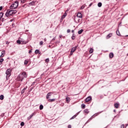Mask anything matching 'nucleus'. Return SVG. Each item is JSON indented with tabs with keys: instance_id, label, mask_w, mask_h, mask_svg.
Returning a JSON list of instances; mask_svg holds the SVG:
<instances>
[{
	"instance_id": "1",
	"label": "nucleus",
	"mask_w": 128,
	"mask_h": 128,
	"mask_svg": "<svg viewBox=\"0 0 128 128\" xmlns=\"http://www.w3.org/2000/svg\"><path fill=\"white\" fill-rule=\"evenodd\" d=\"M28 77V75L26 74V72H23L21 74H20L18 76V80L19 82H22L24 78H26Z\"/></svg>"
},
{
	"instance_id": "2",
	"label": "nucleus",
	"mask_w": 128,
	"mask_h": 128,
	"mask_svg": "<svg viewBox=\"0 0 128 128\" xmlns=\"http://www.w3.org/2000/svg\"><path fill=\"white\" fill-rule=\"evenodd\" d=\"M16 14V10H8L5 14L6 16H12V14Z\"/></svg>"
},
{
	"instance_id": "3",
	"label": "nucleus",
	"mask_w": 128,
	"mask_h": 128,
	"mask_svg": "<svg viewBox=\"0 0 128 128\" xmlns=\"http://www.w3.org/2000/svg\"><path fill=\"white\" fill-rule=\"evenodd\" d=\"M18 6V2L15 1L10 7V10H16Z\"/></svg>"
},
{
	"instance_id": "4",
	"label": "nucleus",
	"mask_w": 128,
	"mask_h": 128,
	"mask_svg": "<svg viewBox=\"0 0 128 128\" xmlns=\"http://www.w3.org/2000/svg\"><path fill=\"white\" fill-rule=\"evenodd\" d=\"M12 70H10V68H8L6 70V78H10V76H12Z\"/></svg>"
},
{
	"instance_id": "5",
	"label": "nucleus",
	"mask_w": 128,
	"mask_h": 128,
	"mask_svg": "<svg viewBox=\"0 0 128 128\" xmlns=\"http://www.w3.org/2000/svg\"><path fill=\"white\" fill-rule=\"evenodd\" d=\"M1 55L0 56V58H4V56H6V51L5 50H2L1 52Z\"/></svg>"
},
{
	"instance_id": "6",
	"label": "nucleus",
	"mask_w": 128,
	"mask_h": 128,
	"mask_svg": "<svg viewBox=\"0 0 128 128\" xmlns=\"http://www.w3.org/2000/svg\"><path fill=\"white\" fill-rule=\"evenodd\" d=\"M90 100H92V97L90 96H88L85 99V102H90Z\"/></svg>"
},
{
	"instance_id": "7",
	"label": "nucleus",
	"mask_w": 128,
	"mask_h": 128,
	"mask_svg": "<svg viewBox=\"0 0 128 128\" xmlns=\"http://www.w3.org/2000/svg\"><path fill=\"white\" fill-rule=\"evenodd\" d=\"M52 92H48V93L46 96V98L47 100H48V98H50V96H52Z\"/></svg>"
},
{
	"instance_id": "8",
	"label": "nucleus",
	"mask_w": 128,
	"mask_h": 128,
	"mask_svg": "<svg viewBox=\"0 0 128 128\" xmlns=\"http://www.w3.org/2000/svg\"><path fill=\"white\" fill-rule=\"evenodd\" d=\"M76 48H78V46H76L75 47L72 48L71 49V52H76Z\"/></svg>"
},
{
	"instance_id": "9",
	"label": "nucleus",
	"mask_w": 128,
	"mask_h": 128,
	"mask_svg": "<svg viewBox=\"0 0 128 128\" xmlns=\"http://www.w3.org/2000/svg\"><path fill=\"white\" fill-rule=\"evenodd\" d=\"M78 18H82V14L80 12H78L77 14Z\"/></svg>"
},
{
	"instance_id": "10",
	"label": "nucleus",
	"mask_w": 128,
	"mask_h": 128,
	"mask_svg": "<svg viewBox=\"0 0 128 128\" xmlns=\"http://www.w3.org/2000/svg\"><path fill=\"white\" fill-rule=\"evenodd\" d=\"M78 114L79 112L76 114L75 115H74V116H72L70 120H74V118H76V116H78Z\"/></svg>"
},
{
	"instance_id": "11",
	"label": "nucleus",
	"mask_w": 128,
	"mask_h": 128,
	"mask_svg": "<svg viewBox=\"0 0 128 128\" xmlns=\"http://www.w3.org/2000/svg\"><path fill=\"white\" fill-rule=\"evenodd\" d=\"M34 114H36V113L34 112V113H32L31 115H30V116L28 118V120H30V118H32V116H34Z\"/></svg>"
},
{
	"instance_id": "12",
	"label": "nucleus",
	"mask_w": 128,
	"mask_h": 128,
	"mask_svg": "<svg viewBox=\"0 0 128 128\" xmlns=\"http://www.w3.org/2000/svg\"><path fill=\"white\" fill-rule=\"evenodd\" d=\"M56 101V98H52V99H48V102H53Z\"/></svg>"
},
{
	"instance_id": "13",
	"label": "nucleus",
	"mask_w": 128,
	"mask_h": 128,
	"mask_svg": "<svg viewBox=\"0 0 128 128\" xmlns=\"http://www.w3.org/2000/svg\"><path fill=\"white\" fill-rule=\"evenodd\" d=\"M112 34H109L106 37V38L108 40V38H112Z\"/></svg>"
},
{
	"instance_id": "14",
	"label": "nucleus",
	"mask_w": 128,
	"mask_h": 128,
	"mask_svg": "<svg viewBox=\"0 0 128 128\" xmlns=\"http://www.w3.org/2000/svg\"><path fill=\"white\" fill-rule=\"evenodd\" d=\"M109 57L110 58H114V53L110 52L109 54Z\"/></svg>"
},
{
	"instance_id": "15",
	"label": "nucleus",
	"mask_w": 128,
	"mask_h": 128,
	"mask_svg": "<svg viewBox=\"0 0 128 128\" xmlns=\"http://www.w3.org/2000/svg\"><path fill=\"white\" fill-rule=\"evenodd\" d=\"M34 53H35L36 54H40V50H35Z\"/></svg>"
},
{
	"instance_id": "16",
	"label": "nucleus",
	"mask_w": 128,
	"mask_h": 128,
	"mask_svg": "<svg viewBox=\"0 0 128 128\" xmlns=\"http://www.w3.org/2000/svg\"><path fill=\"white\" fill-rule=\"evenodd\" d=\"M114 106L116 108H118V106H120V104H118V103H116L114 104Z\"/></svg>"
},
{
	"instance_id": "17",
	"label": "nucleus",
	"mask_w": 128,
	"mask_h": 128,
	"mask_svg": "<svg viewBox=\"0 0 128 128\" xmlns=\"http://www.w3.org/2000/svg\"><path fill=\"white\" fill-rule=\"evenodd\" d=\"M26 88H24L23 90L21 92V94H24V92H26Z\"/></svg>"
},
{
	"instance_id": "18",
	"label": "nucleus",
	"mask_w": 128,
	"mask_h": 128,
	"mask_svg": "<svg viewBox=\"0 0 128 128\" xmlns=\"http://www.w3.org/2000/svg\"><path fill=\"white\" fill-rule=\"evenodd\" d=\"M4 98V95L2 94L0 96V100H3Z\"/></svg>"
},
{
	"instance_id": "19",
	"label": "nucleus",
	"mask_w": 128,
	"mask_h": 128,
	"mask_svg": "<svg viewBox=\"0 0 128 128\" xmlns=\"http://www.w3.org/2000/svg\"><path fill=\"white\" fill-rule=\"evenodd\" d=\"M66 12H65L62 17V20H64V18H66Z\"/></svg>"
},
{
	"instance_id": "20",
	"label": "nucleus",
	"mask_w": 128,
	"mask_h": 128,
	"mask_svg": "<svg viewBox=\"0 0 128 128\" xmlns=\"http://www.w3.org/2000/svg\"><path fill=\"white\" fill-rule=\"evenodd\" d=\"M82 32H84V30H82V29L80 30H79L78 32V34H82Z\"/></svg>"
},
{
	"instance_id": "21",
	"label": "nucleus",
	"mask_w": 128,
	"mask_h": 128,
	"mask_svg": "<svg viewBox=\"0 0 128 128\" xmlns=\"http://www.w3.org/2000/svg\"><path fill=\"white\" fill-rule=\"evenodd\" d=\"M89 52L90 54H92V52H94V48H90Z\"/></svg>"
},
{
	"instance_id": "22",
	"label": "nucleus",
	"mask_w": 128,
	"mask_h": 128,
	"mask_svg": "<svg viewBox=\"0 0 128 128\" xmlns=\"http://www.w3.org/2000/svg\"><path fill=\"white\" fill-rule=\"evenodd\" d=\"M70 98H68V97L66 98V100L68 104V102H70Z\"/></svg>"
},
{
	"instance_id": "23",
	"label": "nucleus",
	"mask_w": 128,
	"mask_h": 128,
	"mask_svg": "<svg viewBox=\"0 0 128 128\" xmlns=\"http://www.w3.org/2000/svg\"><path fill=\"white\" fill-rule=\"evenodd\" d=\"M81 108H83V109H84V108H86V104H82V105H81Z\"/></svg>"
},
{
	"instance_id": "24",
	"label": "nucleus",
	"mask_w": 128,
	"mask_h": 128,
	"mask_svg": "<svg viewBox=\"0 0 128 128\" xmlns=\"http://www.w3.org/2000/svg\"><path fill=\"white\" fill-rule=\"evenodd\" d=\"M84 112H85V114H88V112H90L88 111V110L86 109L84 110Z\"/></svg>"
},
{
	"instance_id": "25",
	"label": "nucleus",
	"mask_w": 128,
	"mask_h": 128,
	"mask_svg": "<svg viewBox=\"0 0 128 128\" xmlns=\"http://www.w3.org/2000/svg\"><path fill=\"white\" fill-rule=\"evenodd\" d=\"M102 6V2L98 3V8H100Z\"/></svg>"
},
{
	"instance_id": "26",
	"label": "nucleus",
	"mask_w": 128,
	"mask_h": 128,
	"mask_svg": "<svg viewBox=\"0 0 128 128\" xmlns=\"http://www.w3.org/2000/svg\"><path fill=\"white\" fill-rule=\"evenodd\" d=\"M44 108V106H42V104H40V110H42Z\"/></svg>"
},
{
	"instance_id": "27",
	"label": "nucleus",
	"mask_w": 128,
	"mask_h": 128,
	"mask_svg": "<svg viewBox=\"0 0 128 128\" xmlns=\"http://www.w3.org/2000/svg\"><path fill=\"white\" fill-rule=\"evenodd\" d=\"M30 6H34V2H32L29 4Z\"/></svg>"
},
{
	"instance_id": "28",
	"label": "nucleus",
	"mask_w": 128,
	"mask_h": 128,
	"mask_svg": "<svg viewBox=\"0 0 128 128\" xmlns=\"http://www.w3.org/2000/svg\"><path fill=\"white\" fill-rule=\"evenodd\" d=\"M72 40H76V36H74V34H73L72 36Z\"/></svg>"
},
{
	"instance_id": "29",
	"label": "nucleus",
	"mask_w": 128,
	"mask_h": 128,
	"mask_svg": "<svg viewBox=\"0 0 128 128\" xmlns=\"http://www.w3.org/2000/svg\"><path fill=\"white\" fill-rule=\"evenodd\" d=\"M116 34L117 36H120V31L118 30H117L116 31Z\"/></svg>"
},
{
	"instance_id": "30",
	"label": "nucleus",
	"mask_w": 128,
	"mask_h": 128,
	"mask_svg": "<svg viewBox=\"0 0 128 128\" xmlns=\"http://www.w3.org/2000/svg\"><path fill=\"white\" fill-rule=\"evenodd\" d=\"M3 16H4V13L0 12V18H2Z\"/></svg>"
},
{
	"instance_id": "31",
	"label": "nucleus",
	"mask_w": 128,
	"mask_h": 128,
	"mask_svg": "<svg viewBox=\"0 0 128 128\" xmlns=\"http://www.w3.org/2000/svg\"><path fill=\"white\" fill-rule=\"evenodd\" d=\"M85 6L84 5L82 6L80 8V10H84V8Z\"/></svg>"
},
{
	"instance_id": "32",
	"label": "nucleus",
	"mask_w": 128,
	"mask_h": 128,
	"mask_svg": "<svg viewBox=\"0 0 128 128\" xmlns=\"http://www.w3.org/2000/svg\"><path fill=\"white\" fill-rule=\"evenodd\" d=\"M46 62H50V59L48 58L45 60Z\"/></svg>"
},
{
	"instance_id": "33",
	"label": "nucleus",
	"mask_w": 128,
	"mask_h": 128,
	"mask_svg": "<svg viewBox=\"0 0 128 128\" xmlns=\"http://www.w3.org/2000/svg\"><path fill=\"white\" fill-rule=\"evenodd\" d=\"M20 126H24V122H22L20 123Z\"/></svg>"
},
{
	"instance_id": "34",
	"label": "nucleus",
	"mask_w": 128,
	"mask_h": 128,
	"mask_svg": "<svg viewBox=\"0 0 128 128\" xmlns=\"http://www.w3.org/2000/svg\"><path fill=\"white\" fill-rule=\"evenodd\" d=\"M42 44H44V42H42V41L40 42V45L42 46Z\"/></svg>"
},
{
	"instance_id": "35",
	"label": "nucleus",
	"mask_w": 128,
	"mask_h": 128,
	"mask_svg": "<svg viewBox=\"0 0 128 128\" xmlns=\"http://www.w3.org/2000/svg\"><path fill=\"white\" fill-rule=\"evenodd\" d=\"M28 62L27 61V60H25L24 62V64L26 65V64H28Z\"/></svg>"
},
{
	"instance_id": "36",
	"label": "nucleus",
	"mask_w": 128,
	"mask_h": 128,
	"mask_svg": "<svg viewBox=\"0 0 128 128\" xmlns=\"http://www.w3.org/2000/svg\"><path fill=\"white\" fill-rule=\"evenodd\" d=\"M16 42H17V44H20V40H18L16 41Z\"/></svg>"
},
{
	"instance_id": "37",
	"label": "nucleus",
	"mask_w": 128,
	"mask_h": 128,
	"mask_svg": "<svg viewBox=\"0 0 128 128\" xmlns=\"http://www.w3.org/2000/svg\"><path fill=\"white\" fill-rule=\"evenodd\" d=\"M2 62H4V58H2L0 60V62L2 64Z\"/></svg>"
},
{
	"instance_id": "38",
	"label": "nucleus",
	"mask_w": 128,
	"mask_h": 128,
	"mask_svg": "<svg viewBox=\"0 0 128 128\" xmlns=\"http://www.w3.org/2000/svg\"><path fill=\"white\" fill-rule=\"evenodd\" d=\"M120 128H124V124H122L120 126Z\"/></svg>"
},
{
	"instance_id": "39",
	"label": "nucleus",
	"mask_w": 128,
	"mask_h": 128,
	"mask_svg": "<svg viewBox=\"0 0 128 128\" xmlns=\"http://www.w3.org/2000/svg\"><path fill=\"white\" fill-rule=\"evenodd\" d=\"M67 32H68V34L70 33V30L68 29V30H67Z\"/></svg>"
},
{
	"instance_id": "40",
	"label": "nucleus",
	"mask_w": 128,
	"mask_h": 128,
	"mask_svg": "<svg viewBox=\"0 0 128 128\" xmlns=\"http://www.w3.org/2000/svg\"><path fill=\"white\" fill-rule=\"evenodd\" d=\"M73 54H74V52H72V51H70V55L72 56Z\"/></svg>"
},
{
	"instance_id": "41",
	"label": "nucleus",
	"mask_w": 128,
	"mask_h": 128,
	"mask_svg": "<svg viewBox=\"0 0 128 128\" xmlns=\"http://www.w3.org/2000/svg\"><path fill=\"white\" fill-rule=\"evenodd\" d=\"M68 128H72V125H68Z\"/></svg>"
},
{
	"instance_id": "42",
	"label": "nucleus",
	"mask_w": 128,
	"mask_h": 128,
	"mask_svg": "<svg viewBox=\"0 0 128 128\" xmlns=\"http://www.w3.org/2000/svg\"><path fill=\"white\" fill-rule=\"evenodd\" d=\"M26 0H21V2H22L23 4L24 3V1Z\"/></svg>"
},
{
	"instance_id": "43",
	"label": "nucleus",
	"mask_w": 128,
	"mask_h": 128,
	"mask_svg": "<svg viewBox=\"0 0 128 128\" xmlns=\"http://www.w3.org/2000/svg\"><path fill=\"white\" fill-rule=\"evenodd\" d=\"M2 10V6H0V10Z\"/></svg>"
},
{
	"instance_id": "44",
	"label": "nucleus",
	"mask_w": 128,
	"mask_h": 128,
	"mask_svg": "<svg viewBox=\"0 0 128 128\" xmlns=\"http://www.w3.org/2000/svg\"><path fill=\"white\" fill-rule=\"evenodd\" d=\"M92 4L91 3V4H90L89 6H92Z\"/></svg>"
},
{
	"instance_id": "45",
	"label": "nucleus",
	"mask_w": 128,
	"mask_h": 128,
	"mask_svg": "<svg viewBox=\"0 0 128 128\" xmlns=\"http://www.w3.org/2000/svg\"><path fill=\"white\" fill-rule=\"evenodd\" d=\"M60 38H62V35H60Z\"/></svg>"
},
{
	"instance_id": "46",
	"label": "nucleus",
	"mask_w": 128,
	"mask_h": 128,
	"mask_svg": "<svg viewBox=\"0 0 128 128\" xmlns=\"http://www.w3.org/2000/svg\"><path fill=\"white\" fill-rule=\"evenodd\" d=\"M52 40H56V38H54Z\"/></svg>"
},
{
	"instance_id": "47",
	"label": "nucleus",
	"mask_w": 128,
	"mask_h": 128,
	"mask_svg": "<svg viewBox=\"0 0 128 128\" xmlns=\"http://www.w3.org/2000/svg\"><path fill=\"white\" fill-rule=\"evenodd\" d=\"M72 34H74V30H72Z\"/></svg>"
},
{
	"instance_id": "48",
	"label": "nucleus",
	"mask_w": 128,
	"mask_h": 128,
	"mask_svg": "<svg viewBox=\"0 0 128 128\" xmlns=\"http://www.w3.org/2000/svg\"><path fill=\"white\" fill-rule=\"evenodd\" d=\"M44 42H46V38H44Z\"/></svg>"
},
{
	"instance_id": "49",
	"label": "nucleus",
	"mask_w": 128,
	"mask_h": 128,
	"mask_svg": "<svg viewBox=\"0 0 128 128\" xmlns=\"http://www.w3.org/2000/svg\"><path fill=\"white\" fill-rule=\"evenodd\" d=\"M29 54H32V50H30L29 51Z\"/></svg>"
},
{
	"instance_id": "50",
	"label": "nucleus",
	"mask_w": 128,
	"mask_h": 128,
	"mask_svg": "<svg viewBox=\"0 0 128 128\" xmlns=\"http://www.w3.org/2000/svg\"><path fill=\"white\" fill-rule=\"evenodd\" d=\"M93 116H92L90 118V120H92V118H94V117H92Z\"/></svg>"
},
{
	"instance_id": "51",
	"label": "nucleus",
	"mask_w": 128,
	"mask_h": 128,
	"mask_svg": "<svg viewBox=\"0 0 128 128\" xmlns=\"http://www.w3.org/2000/svg\"><path fill=\"white\" fill-rule=\"evenodd\" d=\"M13 20H13V19H12V20H10V22H12Z\"/></svg>"
},
{
	"instance_id": "52",
	"label": "nucleus",
	"mask_w": 128,
	"mask_h": 128,
	"mask_svg": "<svg viewBox=\"0 0 128 128\" xmlns=\"http://www.w3.org/2000/svg\"><path fill=\"white\" fill-rule=\"evenodd\" d=\"M34 82L32 83V86H34Z\"/></svg>"
},
{
	"instance_id": "53",
	"label": "nucleus",
	"mask_w": 128,
	"mask_h": 128,
	"mask_svg": "<svg viewBox=\"0 0 128 128\" xmlns=\"http://www.w3.org/2000/svg\"><path fill=\"white\" fill-rule=\"evenodd\" d=\"M6 44H8V42H6Z\"/></svg>"
},
{
	"instance_id": "54",
	"label": "nucleus",
	"mask_w": 128,
	"mask_h": 128,
	"mask_svg": "<svg viewBox=\"0 0 128 128\" xmlns=\"http://www.w3.org/2000/svg\"><path fill=\"white\" fill-rule=\"evenodd\" d=\"M2 22H4V18H2Z\"/></svg>"
},
{
	"instance_id": "55",
	"label": "nucleus",
	"mask_w": 128,
	"mask_h": 128,
	"mask_svg": "<svg viewBox=\"0 0 128 128\" xmlns=\"http://www.w3.org/2000/svg\"><path fill=\"white\" fill-rule=\"evenodd\" d=\"M0 20H2V18L0 17Z\"/></svg>"
},
{
	"instance_id": "56",
	"label": "nucleus",
	"mask_w": 128,
	"mask_h": 128,
	"mask_svg": "<svg viewBox=\"0 0 128 128\" xmlns=\"http://www.w3.org/2000/svg\"><path fill=\"white\" fill-rule=\"evenodd\" d=\"M114 112H116V110H114Z\"/></svg>"
},
{
	"instance_id": "57",
	"label": "nucleus",
	"mask_w": 128,
	"mask_h": 128,
	"mask_svg": "<svg viewBox=\"0 0 128 128\" xmlns=\"http://www.w3.org/2000/svg\"><path fill=\"white\" fill-rule=\"evenodd\" d=\"M0 64H2V63L0 62Z\"/></svg>"
},
{
	"instance_id": "58",
	"label": "nucleus",
	"mask_w": 128,
	"mask_h": 128,
	"mask_svg": "<svg viewBox=\"0 0 128 128\" xmlns=\"http://www.w3.org/2000/svg\"><path fill=\"white\" fill-rule=\"evenodd\" d=\"M126 36H128V35Z\"/></svg>"
},
{
	"instance_id": "59",
	"label": "nucleus",
	"mask_w": 128,
	"mask_h": 128,
	"mask_svg": "<svg viewBox=\"0 0 128 128\" xmlns=\"http://www.w3.org/2000/svg\"><path fill=\"white\" fill-rule=\"evenodd\" d=\"M12 26H14V24H12Z\"/></svg>"
}]
</instances>
